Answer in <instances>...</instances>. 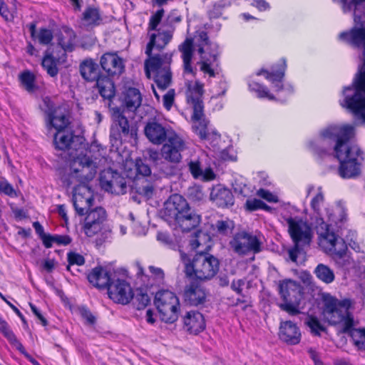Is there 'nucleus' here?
<instances>
[{
	"instance_id": "nucleus-1",
	"label": "nucleus",
	"mask_w": 365,
	"mask_h": 365,
	"mask_svg": "<svg viewBox=\"0 0 365 365\" xmlns=\"http://www.w3.org/2000/svg\"><path fill=\"white\" fill-rule=\"evenodd\" d=\"M344 13L352 12L355 26L341 32V41L354 47L364 48V64L351 86L345 87L340 105L349 109L356 120L365 124V0H340Z\"/></svg>"
},
{
	"instance_id": "nucleus-2",
	"label": "nucleus",
	"mask_w": 365,
	"mask_h": 365,
	"mask_svg": "<svg viewBox=\"0 0 365 365\" xmlns=\"http://www.w3.org/2000/svg\"><path fill=\"white\" fill-rule=\"evenodd\" d=\"M354 135V126L351 125H329L323 129L319 137L310 143L314 151L322 156L331 148L324 145H334V156L339 161V174L343 178L357 176L360 173L361 150L357 145H350L349 140Z\"/></svg>"
},
{
	"instance_id": "nucleus-3",
	"label": "nucleus",
	"mask_w": 365,
	"mask_h": 365,
	"mask_svg": "<svg viewBox=\"0 0 365 365\" xmlns=\"http://www.w3.org/2000/svg\"><path fill=\"white\" fill-rule=\"evenodd\" d=\"M104 161L103 158L97 155H79L69 161L61 174V180L67 187L79 182L73 194V207L79 215H85L93 204V192L86 182L95 178Z\"/></svg>"
},
{
	"instance_id": "nucleus-4",
	"label": "nucleus",
	"mask_w": 365,
	"mask_h": 365,
	"mask_svg": "<svg viewBox=\"0 0 365 365\" xmlns=\"http://www.w3.org/2000/svg\"><path fill=\"white\" fill-rule=\"evenodd\" d=\"M150 34V41L147 44L145 53L149 57L145 61V73L148 78H153L160 91H164L171 83L172 73L170 63L173 54L165 53L151 56L153 48L163 49L173 38L172 31H161Z\"/></svg>"
},
{
	"instance_id": "nucleus-5",
	"label": "nucleus",
	"mask_w": 365,
	"mask_h": 365,
	"mask_svg": "<svg viewBox=\"0 0 365 365\" xmlns=\"http://www.w3.org/2000/svg\"><path fill=\"white\" fill-rule=\"evenodd\" d=\"M185 85L187 100L192 105L193 109L192 129L201 139H209L211 133L209 131L208 121L205 118L202 100L204 93V84L199 81H195L194 83L187 81Z\"/></svg>"
},
{
	"instance_id": "nucleus-6",
	"label": "nucleus",
	"mask_w": 365,
	"mask_h": 365,
	"mask_svg": "<svg viewBox=\"0 0 365 365\" xmlns=\"http://www.w3.org/2000/svg\"><path fill=\"white\" fill-rule=\"evenodd\" d=\"M180 257L187 276L205 281L213 278L219 270L220 262L213 255L198 253L190 260L188 255L180 250Z\"/></svg>"
},
{
	"instance_id": "nucleus-7",
	"label": "nucleus",
	"mask_w": 365,
	"mask_h": 365,
	"mask_svg": "<svg viewBox=\"0 0 365 365\" xmlns=\"http://www.w3.org/2000/svg\"><path fill=\"white\" fill-rule=\"evenodd\" d=\"M323 315L330 324H341L344 333L348 332L354 325V319L349 312L351 301L339 300L330 294L323 297Z\"/></svg>"
},
{
	"instance_id": "nucleus-8",
	"label": "nucleus",
	"mask_w": 365,
	"mask_h": 365,
	"mask_svg": "<svg viewBox=\"0 0 365 365\" xmlns=\"http://www.w3.org/2000/svg\"><path fill=\"white\" fill-rule=\"evenodd\" d=\"M284 221L294 242V247L288 250L289 257L290 260L296 262L302 247L309 245L313 236L312 230L306 221L299 217H285Z\"/></svg>"
},
{
	"instance_id": "nucleus-9",
	"label": "nucleus",
	"mask_w": 365,
	"mask_h": 365,
	"mask_svg": "<svg viewBox=\"0 0 365 365\" xmlns=\"http://www.w3.org/2000/svg\"><path fill=\"white\" fill-rule=\"evenodd\" d=\"M310 205L312 209L310 220L314 226L325 222H334L338 225L346 220V214L343 207H337L333 212H331L327 207L321 187L317 188V193L312 199Z\"/></svg>"
},
{
	"instance_id": "nucleus-10",
	"label": "nucleus",
	"mask_w": 365,
	"mask_h": 365,
	"mask_svg": "<svg viewBox=\"0 0 365 365\" xmlns=\"http://www.w3.org/2000/svg\"><path fill=\"white\" fill-rule=\"evenodd\" d=\"M154 303L162 321L173 323L178 319L180 302L176 294L169 290H160L155 297Z\"/></svg>"
},
{
	"instance_id": "nucleus-11",
	"label": "nucleus",
	"mask_w": 365,
	"mask_h": 365,
	"mask_svg": "<svg viewBox=\"0 0 365 365\" xmlns=\"http://www.w3.org/2000/svg\"><path fill=\"white\" fill-rule=\"evenodd\" d=\"M199 40L195 46L200 56V61L198 63L200 70L209 77H215V72L212 65L217 60V46L209 41L207 34L203 31L200 33Z\"/></svg>"
},
{
	"instance_id": "nucleus-12",
	"label": "nucleus",
	"mask_w": 365,
	"mask_h": 365,
	"mask_svg": "<svg viewBox=\"0 0 365 365\" xmlns=\"http://www.w3.org/2000/svg\"><path fill=\"white\" fill-rule=\"evenodd\" d=\"M111 118L110 138L112 141L121 143L123 138L129 136L133 138L136 135L135 130L133 126H130L125 115V109L113 108Z\"/></svg>"
},
{
	"instance_id": "nucleus-13",
	"label": "nucleus",
	"mask_w": 365,
	"mask_h": 365,
	"mask_svg": "<svg viewBox=\"0 0 365 365\" xmlns=\"http://www.w3.org/2000/svg\"><path fill=\"white\" fill-rule=\"evenodd\" d=\"M160 155L162 158L171 163H179L182 153L187 148V142L177 133L170 136L162 144Z\"/></svg>"
},
{
	"instance_id": "nucleus-14",
	"label": "nucleus",
	"mask_w": 365,
	"mask_h": 365,
	"mask_svg": "<svg viewBox=\"0 0 365 365\" xmlns=\"http://www.w3.org/2000/svg\"><path fill=\"white\" fill-rule=\"evenodd\" d=\"M231 248L240 255L258 253L261 251V242L253 235L242 232L236 234L230 242Z\"/></svg>"
},
{
	"instance_id": "nucleus-15",
	"label": "nucleus",
	"mask_w": 365,
	"mask_h": 365,
	"mask_svg": "<svg viewBox=\"0 0 365 365\" xmlns=\"http://www.w3.org/2000/svg\"><path fill=\"white\" fill-rule=\"evenodd\" d=\"M100 185L105 191L115 195L125 194L127 190L125 179L111 169L101 172Z\"/></svg>"
},
{
	"instance_id": "nucleus-16",
	"label": "nucleus",
	"mask_w": 365,
	"mask_h": 365,
	"mask_svg": "<svg viewBox=\"0 0 365 365\" xmlns=\"http://www.w3.org/2000/svg\"><path fill=\"white\" fill-rule=\"evenodd\" d=\"M175 133L170 126L156 120L148 122L144 128L145 135L152 144L155 145H162Z\"/></svg>"
},
{
	"instance_id": "nucleus-17",
	"label": "nucleus",
	"mask_w": 365,
	"mask_h": 365,
	"mask_svg": "<svg viewBox=\"0 0 365 365\" xmlns=\"http://www.w3.org/2000/svg\"><path fill=\"white\" fill-rule=\"evenodd\" d=\"M332 223L325 222L315 226L319 235V245L329 255L338 250L337 244L340 241L344 242L341 237L336 235L334 232L330 230L329 227Z\"/></svg>"
},
{
	"instance_id": "nucleus-18",
	"label": "nucleus",
	"mask_w": 365,
	"mask_h": 365,
	"mask_svg": "<svg viewBox=\"0 0 365 365\" xmlns=\"http://www.w3.org/2000/svg\"><path fill=\"white\" fill-rule=\"evenodd\" d=\"M54 143L56 148L58 150H74L79 153L76 156L83 155L89 154L91 155V151H86L85 154H83L82 150L84 149V145L83 144V138L78 135H73L71 133L65 132L64 130L57 131L54 135ZM73 157V159H74Z\"/></svg>"
},
{
	"instance_id": "nucleus-19",
	"label": "nucleus",
	"mask_w": 365,
	"mask_h": 365,
	"mask_svg": "<svg viewBox=\"0 0 365 365\" xmlns=\"http://www.w3.org/2000/svg\"><path fill=\"white\" fill-rule=\"evenodd\" d=\"M109 297L115 302L127 304L133 298V289L124 279H113L108 287Z\"/></svg>"
},
{
	"instance_id": "nucleus-20",
	"label": "nucleus",
	"mask_w": 365,
	"mask_h": 365,
	"mask_svg": "<svg viewBox=\"0 0 365 365\" xmlns=\"http://www.w3.org/2000/svg\"><path fill=\"white\" fill-rule=\"evenodd\" d=\"M337 245L338 250L330 255L335 265L347 272H356L359 267V262L348 252L345 242L340 241Z\"/></svg>"
},
{
	"instance_id": "nucleus-21",
	"label": "nucleus",
	"mask_w": 365,
	"mask_h": 365,
	"mask_svg": "<svg viewBox=\"0 0 365 365\" xmlns=\"http://www.w3.org/2000/svg\"><path fill=\"white\" fill-rule=\"evenodd\" d=\"M86 214L87 215L83 226L84 232L91 237L101 230L102 226L106 222V212L103 208L99 207L88 211Z\"/></svg>"
},
{
	"instance_id": "nucleus-22",
	"label": "nucleus",
	"mask_w": 365,
	"mask_h": 365,
	"mask_svg": "<svg viewBox=\"0 0 365 365\" xmlns=\"http://www.w3.org/2000/svg\"><path fill=\"white\" fill-rule=\"evenodd\" d=\"M279 69L269 72L267 70L261 69L257 73V76L264 75L265 78L272 82L274 91L277 93L284 92L286 95H290L293 93L294 89L291 85L284 86L282 79L284 76V71L287 67L286 61L282 59L279 63Z\"/></svg>"
},
{
	"instance_id": "nucleus-23",
	"label": "nucleus",
	"mask_w": 365,
	"mask_h": 365,
	"mask_svg": "<svg viewBox=\"0 0 365 365\" xmlns=\"http://www.w3.org/2000/svg\"><path fill=\"white\" fill-rule=\"evenodd\" d=\"M190 209L186 200L181 195L175 194L171 195L165 202L163 215L168 220L174 221L180 215L185 214Z\"/></svg>"
},
{
	"instance_id": "nucleus-24",
	"label": "nucleus",
	"mask_w": 365,
	"mask_h": 365,
	"mask_svg": "<svg viewBox=\"0 0 365 365\" xmlns=\"http://www.w3.org/2000/svg\"><path fill=\"white\" fill-rule=\"evenodd\" d=\"M200 34L195 37V41L190 38H187L182 43L178 46V50L181 53V58L183 63V73L184 75L194 76L195 73V69L192 66V59L193 56V51L196 47V43L199 42Z\"/></svg>"
},
{
	"instance_id": "nucleus-25",
	"label": "nucleus",
	"mask_w": 365,
	"mask_h": 365,
	"mask_svg": "<svg viewBox=\"0 0 365 365\" xmlns=\"http://www.w3.org/2000/svg\"><path fill=\"white\" fill-rule=\"evenodd\" d=\"M102 68L110 76H119L124 71L123 58L115 53H106L101 58Z\"/></svg>"
},
{
	"instance_id": "nucleus-26",
	"label": "nucleus",
	"mask_w": 365,
	"mask_h": 365,
	"mask_svg": "<svg viewBox=\"0 0 365 365\" xmlns=\"http://www.w3.org/2000/svg\"><path fill=\"white\" fill-rule=\"evenodd\" d=\"M279 338L289 344H297L301 339V332L298 327L291 321L281 322Z\"/></svg>"
},
{
	"instance_id": "nucleus-27",
	"label": "nucleus",
	"mask_w": 365,
	"mask_h": 365,
	"mask_svg": "<svg viewBox=\"0 0 365 365\" xmlns=\"http://www.w3.org/2000/svg\"><path fill=\"white\" fill-rule=\"evenodd\" d=\"M183 298L186 303L192 306H197L205 302L206 293L205 289L195 284L192 283L185 287Z\"/></svg>"
},
{
	"instance_id": "nucleus-28",
	"label": "nucleus",
	"mask_w": 365,
	"mask_h": 365,
	"mask_svg": "<svg viewBox=\"0 0 365 365\" xmlns=\"http://www.w3.org/2000/svg\"><path fill=\"white\" fill-rule=\"evenodd\" d=\"M279 292L284 301L300 299L302 289L299 284L291 279H285L279 282Z\"/></svg>"
},
{
	"instance_id": "nucleus-29",
	"label": "nucleus",
	"mask_w": 365,
	"mask_h": 365,
	"mask_svg": "<svg viewBox=\"0 0 365 365\" xmlns=\"http://www.w3.org/2000/svg\"><path fill=\"white\" fill-rule=\"evenodd\" d=\"M183 322L185 329L190 334H197L205 327L204 317L198 312H188L184 317Z\"/></svg>"
},
{
	"instance_id": "nucleus-30",
	"label": "nucleus",
	"mask_w": 365,
	"mask_h": 365,
	"mask_svg": "<svg viewBox=\"0 0 365 365\" xmlns=\"http://www.w3.org/2000/svg\"><path fill=\"white\" fill-rule=\"evenodd\" d=\"M210 197L218 207H227L232 205L234 203V197L231 191L220 185L212 188Z\"/></svg>"
},
{
	"instance_id": "nucleus-31",
	"label": "nucleus",
	"mask_w": 365,
	"mask_h": 365,
	"mask_svg": "<svg viewBox=\"0 0 365 365\" xmlns=\"http://www.w3.org/2000/svg\"><path fill=\"white\" fill-rule=\"evenodd\" d=\"M88 279L91 284L98 289H108L113 280L108 272L101 267L93 269L88 275Z\"/></svg>"
},
{
	"instance_id": "nucleus-32",
	"label": "nucleus",
	"mask_w": 365,
	"mask_h": 365,
	"mask_svg": "<svg viewBox=\"0 0 365 365\" xmlns=\"http://www.w3.org/2000/svg\"><path fill=\"white\" fill-rule=\"evenodd\" d=\"M122 101L128 110L133 112L141 105V94L137 88H128L123 93Z\"/></svg>"
},
{
	"instance_id": "nucleus-33",
	"label": "nucleus",
	"mask_w": 365,
	"mask_h": 365,
	"mask_svg": "<svg viewBox=\"0 0 365 365\" xmlns=\"http://www.w3.org/2000/svg\"><path fill=\"white\" fill-rule=\"evenodd\" d=\"M201 221L200 215L192 212L189 209L185 214L180 215L175 222L179 225L184 232H188L196 227Z\"/></svg>"
},
{
	"instance_id": "nucleus-34",
	"label": "nucleus",
	"mask_w": 365,
	"mask_h": 365,
	"mask_svg": "<svg viewBox=\"0 0 365 365\" xmlns=\"http://www.w3.org/2000/svg\"><path fill=\"white\" fill-rule=\"evenodd\" d=\"M187 165L189 171L195 179L209 181L214 180L215 178V175L211 168H206L202 170L201 162L198 159L190 160Z\"/></svg>"
},
{
	"instance_id": "nucleus-35",
	"label": "nucleus",
	"mask_w": 365,
	"mask_h": 365,
	"mask_svg": "<svg viewBox=\"0 0 365 365\" xmlns=\"http://www.w3.org/2000/svg\"><path fill=\"white\" fill-rule=\"evenodd\" d=\"M69 124L68 116L60 109L53 110L48 114V129L51 128L57 131L64 130Z\"/></svg>"
},
{
	"instance_id": "nucleus-36",
	"label": "nucleus",
	"mask_w": 365,
	"mask_h": 365,
	"mask_svg": "<svg viewBox=\"0 0 365 365\" xmlns=\"http://www.w3.org/2000/svg\"><path fill=\"white\" fill-rule=\"evenodd\" d=\"M80 72L88 81H96L101 77L98 65L92 59H86L81 63Z\"/></svg>"
},
{
	"instance_id": "nucleus-37",
	"label": "nucleus",
	"mask_w": 365,
	"mask_h": 365,
	"mask_svg": "<svg viewBox=\"0 0 365 365\" xmlns=\"http://www.w3.org/2000/svg\"><path fill=\"white\" fill-rule=\"evenodd\" d=\"M81 22L86 27L92 28L100 25L102 17L99 9L93 6L87 7L82 14Z\"/></svg>"
},
{
	"instance_id": "nucleus-38",
	"label": "nucleus",
	"mask_w": 365,
	"mask_h": 365,
	"mask_svg": "<svg viewBox=\"0 0 365 365\" xmlns=\"http://www.w3.org/2000/svg\"><path fill=\"white\" fill-rule=\"evenodd\" d=\"M36 27L35 23H31L29 25L31 38L34 40L38 41L40 44L48 45L53 38L52 31L46 28H41L38 31H36Z\"/></svg>"
},
{
	"instance_id": "nucleus-39",
	"label": "nucleus",
	"mask_w": 365,
	"mask_h": 365,
	"mask_svg": "<svg viewBox=\"0 0 365 365\" xmlns=\"http://www.w3.org/2000/svg\"><path fill=\"white\" fill-rule=\"evenodd\" d=\"M211 238L210 235L202 231H198L190 240V245L193 250H197L198 253H203L210 247Z\"/></svg>"
},
{
	"instance_id": "nucleus-40",
	"label": "nucleus",
	"mask_w": 365,
	"mask_h": 365,
	"mask_svg": "<svg viewBox=\"0 0 365 365\" xmlns=\"http://www.w3.org/2000/svg\"><path fill=\"white\" fill-rule=\"evenodd\" d=\"M76 38L75 32L72 29H65L58 34L57 41L65 51H72L76 44Z\"/></svg>"
},
{
	"instance_id": "nucleus-41",
	"label": "nucleus",
	"mask_w": 365,
	"mask_h": 365,
	"mask_svg": "<svg viewBox=\"0 0 365 365\" xmlns=\"http://www.w3.org/2000/svg\"><path fill=\"white\" fill-rule=\"evenodd\" d=\"M314 274L322 282L329 284L335 280L334 270L328 265L319 263L314 269Z\"/></svg>"
},
{
	"instance_id": "nucleus-42",
	"label": "nucleus",
	"mask_w": 365,
	"mask_h": 365,
	"mask_svg": "<svg viewBox=\"0 0 365 365\" xmlns=\"http://www.w3.org/2000/svg\"><path fill=\"white\" fill-rule=\"evenodd\" d=\"M96 85L101 96L107 99H111L115 95V88L110 78L101 76L96 81Z\"/></svg>"
},
{
	"instance_id": "nucleus-43",
	"label": "nucleus",
	"mask_w": 365,
	"mask_h": 365,
	"mask_svg": "<svg viewBox=\"0 0 365 365\" xmlns=\"http://www.w3.org/2000/svg\"><path fill=\"white\" fill-rule=\"evenodd\" d=\"M0 331L19 351L24 352V347L16 339L14 332L11 330L8 323L0 315Z\"/></svg>"
},
{
	"instance_id": "nucleus-44",
	"label": "nucleus",
	"mask_w": 365,
	"mask_h": 365,
	"mask_svg": "<svg viewBox=\"0 0 365 365\" xmlns=\"http://www.w3.org/2000/svg\"><path fill=\"white\" fill-rule=\"evenodd\" d=\"M350 334L354 346L359 349L365 351V329H353L347 332Z\"/></svg>"
},
{
	"instance_id": "nucleus-45",
	"label": "nucleus",
	"mask_w": 365,
	"mask_h": 365,
	"mask_svg": "<svg viewBox=\"0 0 365 365\" xmlns=\"http://www.w3.org/2000/svg\"><path fill=\"white\" fill-rule=\"evenodd\" d=\"M300 299H290L284 301L283 303L279 304V307L280 309L289 315L294 316L300 313L299 306Z\"/></svg>"
},
{
	"instance_id": "nucleus-46",
	"label": "nucleus",
	"mask_w": 365,
	"mask_h": 365,
	"mask_svg": "<svg viewBox=\"0 0 365 365\" xmlns=\"http://www.w3.org/2000/svg\"><path fill=\"white\" fill-rule=\"evenodd\" d=\"M41 65L51 76L54 77L58 74V70L56 61L51 54H46L44 56Z\"/></svg>"
},
{
	"instance_id": "nucleus-47",
	"label": "nucleus",
	"mask_w": 365,
	"mask_h": 365,
	"mask_svg": "<svg viewBox=\"0 0 365 365\" xmlns=\"http://www.w3.org/2000/svg\"><path fill=\"white\" fill-rule=\"evenodd\" d=\"M249 88L251 91L256 93L259 98H267L269 100L274 98V96L269 93L267 88L257 82H250L249 83Z\"/></svg>"
},
{
	"instance_id": "nucleus-48",
	"label": "nucleus",
	"mask_w": 365,
	"mask_h": 365,
	"mask_svg": "<svg viewBox=\"0 0 365 365\" xmlns=\"http://www.w3.org/2000/svg\"><path fill=\"white\" fill-rule=\"evenodd\" d=\"M155 190V186L153 182H150L145 179H143L141 185L138 187L137 191L140 195H142L149 199L152 197Z\"/></svg>"
},
{
	"instance_id": "nucleus-49",
	"label": "nucleus",
	"mask_w": 365,
	"mask_h": 365,
	"mask_svg": "<svg viewBox=\"0 0 365 365\" xmlns=\"http://www.w3.org/2000/svg\"><path fill=\"white\" fill-rule=\"evenodd\" d=\"M21 85L26 91L31 92L34 88V76L30 71H24L19 75Z\"/></svg>"
},
{
	"instance_id": "nucleus-50",
	"label": "nucleus",
	"mask_w": 365,
	"mask_h": 365,
	"mask_svg": "<svg viewBox=\"0 0 365 365\" xmlns=\"http://www.w3.org/2000/svg\"><path fill=\"white\" fill-rule=\"evenodd\" d=\"M306 324L310 329L311 332L314 335H320L321 332L325 330L324 326L316 317H309Z\"/></svg>"
},
{
	"instance_id": "nucleus-51",
	"label": "nucleus",
	"mask_w": 365,
	"mask_h": 365,
	"mask_svg": "<svg viewBox=\"0 0 365 365\" xmlns=\"http://www.w3.org/2000/svg\"><path fill=\"white\" fill-rule=\"evenodd\" d=\"M68 265L67 266V270L71 272V267L73 265H78L81 266L84 264L85 263V259L83 256L81 255L74 252H70L67 255Z\"/></svg>"
},
{
	"instance_id": "nucleus-52",
	"label": "nucleus",
	"mask_w": 365,
	"mask_h": 365,
	"mask_svg": "<svg viewBox=\"0 0 365 365\" xmlns=\"http://www.w3.org/2000/svg\"><path fill=\"white\" fill-rule=\"evenodd\" d=\"M215 227L219 234L225 235L232 232L234 224L230 220H218L215 224Z\"/></svg>"
},
{
	"instance_id": "nucleus-53",
	"label": "nucleus",
	"mask_w": 365,
	"mask_h": 365,
	"mask_svg": "<svg viewBox=\"0 0 365 365\" xmlns=\"http://www.w3.org/2000/svg\"><path fill=\"white\" fill-rule=\"evenodd\" d=\"M0 192L11 197H18L17 191L5 178L0 180Z\"/></svg>"
},
{
	"instance_id": "nucleus-54",
	"label": "nucleus",
	"mask_w": 365,
	"mask_h": 365,
	"mask_svg": "<svg viewBox=\"0 0 365 365\" xmlns=\"http://www.w3.org/2000/svg\"><path fill=\"white\" fill-rule=\"evenodd\" d=\"M163 14H164V10L160 9V10H158L153 16H151L150 21H149V25H148V31L149 32L150 31H156L157 30V26L159 25L160 22L161 21Z\"/></svg>"
},
{
	"instance_id": "nucleus-55",
	"label": "nucleus",
	"mask_w": 365,
	"mask_h": 365,
	"mask_svg": "<svg viewBox=\"0 0 365 365\" xmlns=\"http://www.w3.org/2000/svg\"><path fill=\"white\" fill-rule=\"evenodd\" d=\"M245 206L247 210L253 211L259 209L267 210L268 206L259 199H249L246 201Z\"/></svg>"
},
{
	"instance_id": "nucleus-56",
	"label": "nucleus",
	"mask_w": 365,
	"mask_h": 365,
	"mask_svg": "<svg viewBox=\"0 0 365 365\" xmlns=\"http://www.w3.org/2000/svg\"><path fill=\"white\" fill-rule=\"evenodd\" d=\"M174 89H170L163 96V103L166 110H170L175 98Z\"/></svg>"
},
{
	"instance_id": "nucleus-57",
	"label": "nucleus",
	"mask_w": 365,
	"mask_h": 365,
	"mask_svg": "<svg viewBox=\"0 0 365 365\" xmlns=\"http://www.w3.org/2000/svg\"><path fill=\"white\" fill-rule=\"evenodd\" d=\"M257 194L259 197L266 200L269 202H277L278 197L277 196L272 194L271 192L266 190L264 189H259L257 190Z\"/></svg>"
},
{
	"instance_id": "nucleus-58",
	"label": "nucleus",
	"mask_w": 365,
	"mask_h": 365,
	"mask_svg": "<svg viewBox=\"0 0 365 365\" xmlns=\"http://www.w3.org/2000/svg\"><path fill=\"white\" fill-rule=\"evenodd\" d=\"M80 314L81 317L86 321L88 324L92 325L96 322V317L93 315V314L85 307H82L80 309Z\"/></svg>"
},
{
	"instance_id": "nucleus-59",
	"label": "nucleus",
	"mask_w": 365,
	"mask_h": 365,
	"mask_svg": "<svg viewBox=\"0 0 365 365\" xmlns=\"http://www.w3.org/2000/svg\"><path fill=\"white\" fill-rule=\"evenodd\" d=\"M136 300L138 304L137 305L138 309L145 308L150 303V297L147 294H140L136 297Z\"/></svg>"
},
{
	"instance_id": "nucleus-60",
	"label": "nucleus",
	"mask_w": 365,
	"mask_h": 365,
	"mask_svg": "<svg viewBox=\"0 0 365 365\" xmlns=\"http://www.w3.org/2000/svg\"><path fill=\"white\" fill-rule=\"evenodd\" d=\"M101 233L102 238L106 240L112 237V228L109 224L106 223L102 226L101 230L98 232Z\"/></svg>"
},
{
	"instance_id": "nucleus-61",
	"label": "nucleus",
	"mask_w": 365,
	"mask_h": 365,
	"mask_svg": "<svg viewBox=\"0 0 365 365\" xmlns=\"http://www.w3.org/2000/svg\"><path fill=\"white\" fill-rule=\"evenodd\" d=\"M157 240L165 245H168L169 247H172L173 245L172 243V240L167 233L162 232H158Z\"/></svg>"
},
{
	"instance_id": "nucleus-62",
	"label": "nucleus",
	"mask_w": 365,
	"mask_h": 365,
	"mask_svg": "<svg viewBox=\"0 0 365 365\" xmlns=\"http://www.w3.org/2000/svg\"><path fill=\"white\" fill-rule=\"evenodd\" d=\"M71 242V238L68 235H55V243L58 245H67Z\"/></svg>"
},
{
	"instance_id": "nucleus-63",
	"label": "nucleus",
	"mask_w": 365,
	"mask_h": 365,
	"mask_svg": "<svg viewBox=\"0 0 365 365\" xmlns=\"http://www.w3.org/2000/svg\"><path fill=\"white\" fill-rule=\"evenodd\" d=\"M245 285V281L243 279H239L237 280L232 279L231 284V288L233 291L236 292L237 294H240L242 292V287Z\"/></svg>"
},
{
	"instance_id": "nucleus-64",
	"label": "nucleus",
	"mask_w": 365,
	"mask_h": 365,
	"mask_svg": "<svg viewBox=\"0 0 365 365\" xmlns=\"http://www.w3.org/2000/svg\"><path fill=\"white\" fill-rule=\"evenodd\" d=\"M252 4L260 11H266L269 8V4L264 0H255Z\"/></svg>"
}]
</instances>
